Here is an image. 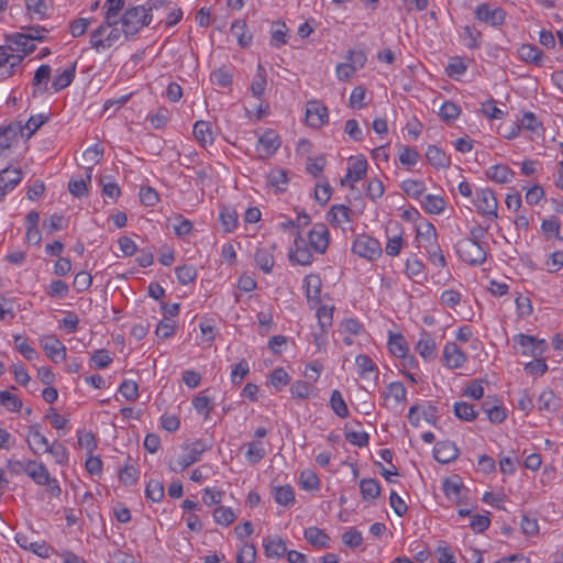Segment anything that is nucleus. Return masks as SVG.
<instances>
[{"instance_id": "obj_36", "label": "nucleus", "mask_w": 563, "mask_h": 563, "mask_svg": "<svg viewBox=\"0 0 563 563\" xmlns=\"http://www.w3.org/2000/svg\"><path fill=\"white\" fill-rule=\"evenodd\" d=\"M421 206L428 213L440 214L444 211L446 205L442 197L435 195H427L421 201Z\"/></svg>"}, {"instance_id": "obj_6", "label": "nucleus", "mask_w": 563, "mask_h": 563, "mask_svg": "<svg viewBox=\"0 0 563 563\" xmlns=\"http://www.w3.org/2000/svg\"><path fill=\"white\" fill-rule=\"evenodd\" d=\"M475 207L479 213L497 218L498 202L495 192L489 188L476 190Z\"/></svg>"}, {"instance_id": "obj_3", "label": "nucleus", "mask_w": 563, "mask_h": 563, "mask_svg": "<svg viewBox=\"0 0 563 563\" xmlns=\"http://www.w3.org/2000/svg\"><path fill=\"white\" fill-rule=\"evenodd\" d=\"M455 249L460 258L468 265L479 266L486 261L487 252L479 242L461 239L456 243Z\"/></svg>"}, {"instance_id": "obj_19", "label": "nucleus", "mask_w": 563, "mask_h": 563, "mask_svg": "<svg viewBox=\"0 0 563 563\" xmlns=\"http://www.w3.org/2000/svg\"><path fill=\"white\" fill-rule=\"evenodd\" d=\"M25 474L37 485H45L51 475L47 467L36 460H27Z\"/></svg>"}, {"instance_id": "obj_51", "label": "nucleus", "mask_w": 563, "mask_h": 563, "mask_svg": "<svg viewBox=\"0 0 563 563\" xmlns=\"http://www.w3.org/2000/svg\"><path fill=\"white\" fill-rule=\"evenodd\" d=\"M220 220L225 232H232L238 225V213L232 208H223L220 212Z\"/></svg>"}, {"instance_id": "obj_56", "label": "nucleus", "mask_w": 563, "mask_h": 563, "mask_svg": "<svg viewBox=\"0 0 563 563\" xmlns=\"http://www.w3.org/2000/svg\"><path fill=\"white\" fill-rule=\"evenodd\" d=\"M461 113V109L452 101H445L439 111V115L446 122L454 121Z\"/></svg>"}, {"instance_id": "obj_8", "label": "nucleus", "mask_w": 563, "mask_h": 563, "mask_svg": "<svg viewBox=\"0 0 563 563\" xmlns=\"http://www.w3.org/2000/svg\"><path fill=\"white\" fill-rule=\"evenodd\" d=\"M309 246L317 253L323 254L329 245V230L324 223H316L308 233Z\"/></svg>"}, {"instance_id": "obj_20", "label": "nucleus", "mask_w": 563, "mask_h": 563, "mask_svg": "<svg viewBox=\"0 0 563 563\" xmlns=\"http://www.w3.org/2000/svg\"><path fill=\"white\" fill-rule=\"evenodd\" d=\"M26 442L30 450L35 455H38L41 451H44L46 445L49 444L46 437L41 433L38 424H32L29 427Z\"/></svg>"}, {"instance_id": "obj_9", "label": "nucleus", "mask_w": 563, "mask_h": 563, "mask_svg": "<svg viewBox=\"0 0 563 563\" xmlns=\"http://www.w3.org/2000/svg\"><path fill=\"white\" fill-rule=\"evenodd\" d=\"M328 119L329 112L324 104L317 100L307 103L306 121L310 126L319 129L328 122Z\"/></svg>"}, {"instance_id": "obj_41", "label": "nucleus", "mask_w": 563, "mask_h": 563, "mask_svg": "<svg viewBox=\"0 0 563 563\" xmlns=\"http://www.w3.org/2000/svg\"><path fill=\"white\" fill-rule=\"evenodd\" d=\"M194 135L203 146L211 144L213 141L210 123L206 121H197L195 123Z\"/></svg>"}, {"instance_id": "obj_21", "label": "nucleus", "mask_w": 563, "mask_h": 563, "mask_svg": "<svg viewBox=\"0 0 563 563\" xmlns=\"http://www.w3.org/2000/svg\"><path fill=\"white\" fill-rule=\"evenodd\" d=\"M351 209L345 205H333L327 213V219L333 227H341L345 222H351Z\"/></svg>"}, {"instance_id": "obj_32", "label": "nucleus", "mask_w": 563, "mask_h": 563, "mask_svg": "<svg viewBox=\"0 0 563 563\" xmlns=\"http://www.w3.org/2000/svg\"><path fill=\"white\" fill-rule=\"evenodd\" d=\"M416 351L427 361L433 360L437 356V345L434 340L426 334L423 335L416 345Z\"/></svg>"}, {"instance_id": "obj_24", "label": "nucleus", "mask_w": 563, "mask_h": 563, "mask_svg": "<svg viewBox=\"0 0 563 563\" xmlns=\"http://www.w3.org/2000/svg\"><path fill=\"white\" fill-rule=\"evenodd\" d=\"M486 176L498 184H507L514 178L515 173L507 165L498 164L490 166L486 170Z\"/></svg>"}, {"instance_id": "obj_54", "label": "nucleus", "mask_w": 563, "mask_h": 563, "mask_svg": "<svg viewBox=\"0 0 563 563\" xmlns=\"http://www.w3.org/2000/svg\"><path fill=\"white\" fill-rule=\"evenodd\" d=\"M213 518L218 525L227 527L234 521L235 515L230 507L219 506L213 511Z\"/></svg>"}, {"instance_id": "obj_61", "label": "nucleus", "mask_w": 563, "mask_h": 563, "mask_svg": "<svg viewBox=\"0 0 563 563\" xmlns=\"http://www.w3.org/2000/svg\"><path fill=\"white\" fill-rule=\"evenodd\" d=\"M300 485L306 490H313L319 488L320 481L314 472L306 470L300 474Z\"/></svg>"}, {"instance_id": "obj_47", "label": "nucleus", "mask_w": 563, "mask_h": 563, "mask_svg": "<svg viewBox=\"0 0 563 563\" xmlns=\"http://www.w3.org/2000/svg\"><path fill=\"white\" fill-rule=\"evenodd\" d=\"M389 351L397 357H406L408 347L401 334H390L388 341Z\"/></svg>"}, {"instance_id": "obj_42", "label": "nucleus", "mask_w": 563, "mask_h": 563, "mask_svg": "<svg viewBox=\"0 0 563 563\" xmlns=\"http://www.w3.org/2000/svg\"><path fill=\"white\" fill-rule=\"evenodd\" d=\"M385 399H394L396 405L406 400V388L400 382H393L387 386V389L383 393Z\"/></svg>"}, {"instance_id": "obj_49", "label": "nucleus", "mask_w": 563, "mask_h": 563, "mask_svg": "<svg viewBox=\"0 0 563 563\" xmlns=\"http://www.w3.org/2000/svg\"><path fill=\"white\" fill-rule=\"evenodd\" d=\"M401 189L406 195L418 199L426 191V185L421 180L406 179L401 183Z\"/></svg>"}, {"instance_id": "obj_52", "label": "nucleus", "mask_w": 563, "mask_h": 563, "mask_svg": "<svg viewBox=\"0 0 563 563\" xmlns=\"http://www.w3.org/2000/svg\"><path fill=\"white\" fill-rule=\"evenodd\" d=\"M0 405L5 407L11 412H18L22 408V401L10 391H0Z\"/></svg>"}, {"instance_id": "obj_39", "label": "nucleus", "mask_w": 563, "mask_h": 563, "mask_svg": "<svg viewBox=\"0 0 563 563\" xmlns=\"http://www.w3.org/2000/svg\"><path fill=\"white\" fill-rule=\"evenodd\" d=\"M273 496L275 501L282 506H289L295 503V493L290 485L274 487Z\"/></svg>"}, {"instance_id": "obj_18", "label": "nucleus", "mask_w": 563, "mask_h": 563, "mask_svg": "<svg viewBox=\"0 0 563 563\" xmlns=\"http://www.w3.org/2000/svg\"><path fill=\"white\" fill-rule=\"evenodd\" d=\"M40 342L46 354L53 361L57 362V356H60L62 360L66 358V347L55 335H45Z\"/></svg>"}, {"instance_id": "obj_16", "label": "nucleus", "mask_w": 563, "mask_h": 563, "mask_svg": "<svg viewBox=\"0 0 563 563\" xmlns=\"http://www.w3.org/2000/svg\"><path fill=\"white\" fill-rule=\"evenodd\" d=\"M264 552L267 558H284L287 553L285 541L278 536H269L263 539Z\"/></svg>"}, {"instance_id": "obj_15", "label": "nucleus", "mask_w": 563, "mask_h": 563, "mask_svg": "<svg viewBox=\"0 0 563 563\" xmlns=\"http://www.w3.org/2000/svg\"><path fill=\"white\" fill-rule=\"evenodd\" d=\"M15 541L21 548L32 551L40 558L46 559L52 553V548L45 542H33L23 533H16Z\"/></svg>"}, {"instance_id": "obj_59", "label": "nucleus", "mask_w": 563, "mask_h": 563, "mask_svg": "<svg viewBox=\"0 0 563 563\" xmlns=\"http://www.w3.org/2000/svg\"><path fill=\"white\" fill-rule=\"evenodd\" d=\"M289 375L283 367L275 368L271 374V384L280 390L289 384Z\"/></svg>"}, {"instance_id": "obj_22", "label": "nucleus", "mask_w": 563, "mask_h": 563, "mask_svg": "<svg viewBox=\"0 0 563 563\" xmlns=\"http://www.w3.org/2000/svg\"><path fill=\"white\" fill-rule=\"evenodd\" d=\"M305 539L313 547L318 549H324L329 547V536L318 527H309L303 531Z\"/></svg>"}, {"instance_id": "obj_62", "label": "nucleus", "mask_w": 563, "mask_h": 563, "mask_svg": "<svg viewBox=\"0 0 563 563\" xmlns=\"http://www.w3.org/2000/svg\"><path fill=\"white\" fill-rule=\"evenodd\" d=\"M482 407L488 420L493 423H500L507 417L506 409L501 406L487 407L486 404H484Z\"/></svg>"}, {"instance_id": "obj_26", "label": "nucleus", "mask_w": 563, "mask_h": 563, "mask_svg": "<svg viewBox=\"0 0 563 563\" xmlns=\"http://www.w3.org/2000/svg\"><path fill=\"white\" fill-rule=\"evenodd\" d=\"M355 365L360 377L363 379L367 378L369 374H374L375 378L378 377V368L368 355H357L355 358Z\"/></svg>"}, {"instance_id": "obj_11", "label": "nucleus", "mask_w": 563, "mask_h": 563, "mask_svg": "<svg viewBox=\"0 0 563 563\" xmlns=\"http://www.w3.org/2000/svg\"><path fill=\"white\" fill-rule=\"evenodd\" d=\"M295 250H290L289 260L291 262H296L299 265H310L312 262V252L311 247L306 245L303 238L300 232H297L295 241H294Z\"/></svg>"}, {"instance_id": "obj_28", "label": "nucleus", "mask_w": 563, "mask_h": 563, "mask_svg": "<svg viewBox=\"0 0 563 563\" xmlns=\"http://www.w3.org/2000/svg\"><path fill=\"white\" fill-rule=\"evenodd\" d=\"M367 166V161L363 156L351 157L349 159L347 173L353 177V183H357L365 178Z\"/></svg>"}, {"instance_id": "obj_37", "label": "nucleus", "mask_w": 563, "mask_h": 563, "mask_svg": "<svg viewBox=\"0 0 563 563\" xmlns=\"http://www.w3.org/2000/svg\"><path fill=\"white\" fill-rule=\"evenodd\" d=\"M561 406V399L552 390H544L538 398L539 410L555 411Z\"/></svg>"}, {"instance_id": "obj_17", "label": "nucleus", "mask_w": 563, "mask_h": 563, "mask_svg": "<svg viewBox=\"0 0 563 563\" xmlns=\"http://www.w3.org/2000/svg\"><path fill=\"white\" fill-rule=\"evenodd\" d=\"M443 358L446 366L450 368H460L466 361L465 354L454 342H449L445 344L443 350Z\"/></svg>"}, {"instance_id": "obj_50", "label": "nucleus", "mask_w": 563, "mask_h": 563, "mask_svg": "<svg viewBox=\"0 0 563 563\" xmlns=\"http://www.w3.org/2000/svg\"><path fill=\"white\" fill-rule=\"evenodd\" d=\"M333 311V306H321L317 310V318L319 325L321 328V332L325 333L328 329L332 325Z\"/></svg>"}, {"instance_id": "obj_2", "label": "nucleus", "mask_w": 563, "mask_h": 563, "mask_svg": "<svg viewBox=\"0 0 563 563\" xmlns=\"http://www.w3.org/2000/svg\"><path fill=\"white\" fill-rule=\"evenodd\" d=\"M209 445L205 440H196L194 442H186L183 444L181 449L184 450V454H181L176 462L169 463V468L172 472H183L188 468L190 465L200 461L201 454L209 450Z\"/></svg>"}, {"instance_id": "obj_31", "label": "nucleus", "mask_w": 563, "mask_h": 563, "mask_svg": "<svg viewBox=\"0 0 563 563\" xmlns=\"http://www.w3.org/2000/svg\"><path fill=\"white\" fill-rule=\"evenodd\" d=\"M306 287V296L309 301H320V292H321V279L318 275H307L303 279Z\"/></svg>"}, {"instance_id": "obj_58", "label": "nucleus", "mask_w": 563, "mask_h": 563, "mask_svg": "<svg viewBox=\"0 0 563 563\" xmlns=\"http://www.w3.org/2000/svg\"><path fill=\"white\" fill-rule=\"evenodd\" d=\"M423 249L427 251L432 264L440 267L446 266L445 257L438 243H433L432 245H423Z\"/></svg>"}, {"instance_id": "obj_33", "label": "nucleus", "mask_w": 563, "mask_h": 563, "mask_svg": "<svg viewBox=\"0 0 563 563\" xmlns=\"http://www.w3.org/2000/svg\"><path fill=\"white\" fill-rule=\"evenodd\" d=\"M75 74H76V63H74L71 66L66 68L63 73H60L59 75H57L54 78V80L52 82V89L54 90V92H58V91L67 88L68 86H70V84L73 82V80L75 78Z\"/></svg>"}, {"instance_id": "obj_34", "label": "nucleus", "mask_w": 563, "mask_h": 563, "mask_svg": "<svg viewBox=\"0 0 563 563\" xmlns=\"http://www.w3.org/2000/svg\"><path fill=\"white\" fill-rule=\"evenodd\" d=\"M360 488L364 500L376 499L380 495V485L375 478L361 479Z\"/></svg>"}, {"instance_id": "obj_38", "label": "nucleus", "mask_w": 563, "mask_h": 563, "mask_svg": "<svg viewBox=\"0 0 563 563\" xmlns=\"http://www.w3.org/2000/svg\"><path fill=\"white\" fill-rule=\"evenodd\" d=\"M52 68L49 65H41L34 74L33 85L38 88L41 93H44L48 90V81L51 78Z\"/></svg>"}, {"instance_id": "obj_29", "label": "nucleus", "mask_w": 563, "mask_h": 563, "mask_svg": "<svg viewBox=\"0 0 563 563\" xmlns=\"http://www.w3.org/2000/svg\"><path fill=\"white\" fill-rule=\"evenodd\" d=\"M258 145L266 155L274 154L280 146L277 133L273 130L265 131L258 139Z\"/></svg>"}, {"instance_id": "obj_5", "label": "nucleus", "mask_w": 563, "mask_h": 563, "mask_svg": "<svg viewBox=\"0 0 563 563\" xmlns=\"http://www.w3.org/2000/svg\"><path fill=\"white\" fill-rule=\"evenodd\" d=\"M518 351L526 356L539 357L548 349V343L543 339H538L528 334H517L514 338Z\"/></svg>"}, {"instance_id": "obj_4", "label": "nucleus", "mask_w": 563, "mask_h": 563, "mask_svg": "<svg viewBox=\"0 0 563 563\" xmlns=\"http://www.w3.org/2000/svg\"><path fill=\"white\" fill-rule=\"evenodd\" d=\"M352 251L354 254L369 261L378 258L383 252L379 241L367 234H362L355 239Z\"/></svg>"}, {"instance_id": "obj_35", "label": "nucleus", "mask_w": 563, "mask_h": 563, "mask_svg": "<svg viewBox=\"0 0 563 563\" xmlns=\"http://www.w3.org/2000/svg\"><path fill=\"white\" fill-rule=\"evenodd\" d=\"M210 80L219 87L227 88L232 84L233 73L229 67L222 66L210 74Z\"/></svg>"}, {"instance_id": "obj_7", "label": "nucleus", "mask_w": 563, "mask_h": 563, "mask_svg": "<svg viewBox=\"0 0 563 563\" xmlns=\"http://www.w3.org/2000/svg\"><path fill=\"white\" fill-rule=\"evenodd\" d=\"M506 13L501 8L492 7L487 3L479 4L475 9V18L492 26L501 25L505 21Z\"/></svg>"}, {"instance_id": "obj_25", "label": "nucleus", "mask_w": 563, "mask_h": 563, "mask_svg": "<svg viewBox=\"0 0 563 563\" xmlns=\"http://www.w3.org/2000/svg\"><path fill=\"white\" fill-rule=\"evenodd\" d=\"M417 240L423 245H432L437 242V230L429 221L421 222L417 228Z\"/></svg>"}, {"instance_id": "obj_30", "label": "nucleus", "mask_w": 563, "mask_h": 563, "mask_svg": "<svg viewBox=\"0 0 563 563\" xmlns=\"http://www.w3.org/2000/svg\"><path fill=\"white\" fill-rule=\"evenodd\" d=\"M542 51L536 45L522 44L518 48V56L521 60L534 65H540L542 58Z\"/></svg>"}, {"instance_id": "obj_10", "label": "nucleus", "mask_w": 563, "mask_h": 563, "mask_svg": "<svg viewBox=\"0 0 563 563\" xmlns=\"http://www.w3.org/2000/svg\"><path fill=\"white\" fill-rule=\"evenodd\" d=\"M24 136L23 126L19 121H12L5 126L0 128V155L18 142V136Z\"/></svg>"}, {"instance_id": "obj_40", "label": "nucleus", "mask_w": 563, "mask_h": 563, "mask_svg": "<svg viewBox=\"0 0 563 563\" xmlns=\"http://www.w3.org/2000/svg\"><path fill=\"white\" fill-rule=\"evenodd\" d=\"M255 263L264 273H271L274 267V256L268 249H257L254 255Z\"/></svg>"}, {"instance_id": "obj_23", "label": "nucleus", "mask_w": 563, "mask_h": 563, "mask_svg": "<svg viewBox=\"0 0 563 563\" xmlns=\"http://www.w3.org/2000/svg\"><path fill=\"white\" fill-rule=\"evenodd\" d=\"M426 157L428 162L435 168H446L451 165L450 156H448L443 150L435 145L428 146Z\"/></svg>"}, {"instance_id": "obj_60", "label": "nucleus", "mask_w": 563, "mask_h": 563, "mask_svg": "<svg viewBox=\"0 0 563 563\" xmlns=\"http://www.w3.org/2000/svg\"><path fill=\"white\" fill-rule=\"evenodd\" d=\"M119 393L126 400L133 401L139 397V386L133 380L124 379L119 386Z\"/></svg>"}, {"instance_id": "obj_57", "label": "nucleus", "mask_w": 563, "mask_h": 563, "mask_svg": "<svg viewBox=\"0 0 563 563\" xmlns=\"http://www.w3.org/2000/svg\"><path fill=\"white\" fill-rule=\"evenodd\" d=\"M175 273H176L177 279L183 285H187V284L194 282L197 277V271L191 265L178 266V267H176Z\"/></svg>"}, {"instance_id": "obj_13", "label": "nucleus", "mask_w": 563, "mask_h": 563, "mask_svg": "<svg viewBox=\"0 0 563 563\" xmlns=\"http://www.w3.org/2000/svg\"><path fill=\"white\" fill-rule=\"evenodd\" d=\"M44 38V35H25V33H14L7 35V42L15 45V49L22 51L25 55H29L35 51L33 41L43 42Z\"/></svg>"}, {"instance_id": "obj_53", "label": "nucleus", "mask_w": 563, "mask_h": 563, "mask_svg": "<svg viewBox=\"0 0 563 563\" xmlns=\"http://www.w3.org/2000/svg\"><path fill=\"white\" fill-rule=\"evenodd\" d=\"M145 496L154 503H158L164 497V485L159 481H150L145 488Z\"/></svg>"}, {"instance_id": "obj_55", "label": "nucleus", "mask_w": 563, "mask_h": 563, "mask_svg": "<svg viewBox=\"0 0 563 563\" xmlns=\"http://www.w3.org/2000/svg\"><path fill=\"white\" fill-rule=\"evenodd\" d=\"M49 120L48 115L36 114L30 117L26 123L23 126V131L27 130L25 136L30 139L43 124H45Z\"/></svg>"}, {"instance_id": "obj_45", "label": "nucleus", "mask_w": 563, "mask_h": 563, "mask_svg": "<svg viewBox=\"0 0 563 563\" xmlns=\"http://www.w3.org/2000/svg\"><path fill=\"white\" fill-rule=\"evenodd\" d=\"M268 184L278 191H285L288 184L287 172L282 168H274L267 176Z\"/></svg>"}, {"instance_id": "obj_14", "label": "nucleus", "mask_w": 563, "mask_h": 563, "mask_svg": "<svg viewBox=\"0 0 563 563\" xmlns=\"http://www.w3.org/2000/svg\"><path fill=\"white\" fill-rule=\"evenodd\" d=\"M443 492L445 496L456 503L460 504L462 501L463 490L465 489L462 479L457 475H453L443 481L442 484Z\"/></svg>"}, {"instance_id": "obj_48", "label": "nucleus", "mask_w": 563, "mask_h": 563, "mask_svg": "<svg viewBox=\"0 0 563 563\" xmlns=\"http://www.w3.org/2000/svg\"><path fill=\"white\" fill-rule=\"evenodd\" d=\"M44 452L53 455L57 464L63 465L68 462V451L66 446L58 441H54L52 444L46 445Z\"/></svg>"}, {"instance_id": "obj_64", "label": "nucleus", "mask_w": 563, "mask_h": 563, "mask_svg": "<svg viewBox=\"0 0 563 563\" xmlns=\"http://www.w3.org/2000/svg\"><path fill=\"white\" fill-rule=\"evenodd\" d=\"M525 371L530 375L542 376L548 371V364L544 358L539 356L527 363Z\"/></svg>"}, {"instance_id": "obj_44", "label": "nucleus", "mask_w": 563, "mask_h": 563, "mask_svg": "<svg viewBox=\"0 0 563 563\" xmlns=\"http://www.w3.org/2000/svg\"><path fill=\"white\" fill-rule=\"evenodd\" d=\"M454 415L464 421H473L478 416V412L474 409L473 405L464 401H457L453 406Z\"/></svg>"}, {"instance_id": "obj_46", "label": "nucleus", "mask_w": 563, "mask_h": 563, "mask_svg": "<svg viewBox=\"0 0 563 563\" xmlns=\"http://www.w3.org/2000/svg\"><path fill=\"white\" fill-rule=\"evenodd\" d=\"M330 406L334 413L340 418L349 417V408L342 397V394L338 389H334L331 394Z\"/></svg>"}, {"instance_id": "obj_1", "label": "nucleus", "mask_w": 563, "mask_h": 563, "mask_svg": "<svg viewBox=\"0 0 563 563\" xmlns=\"http://www.w3.org/2000/svg\"><path fill=\"white\" fill-rule=\"evenodd\" d=\"M153 15L150 14L145 7H132L123 13L120 21L122 23V32L126 40L137 34L144 26L150 25Z\"/></svg>"}, {"instance_id": "obj_12", "label": "nucleus", "mask_w": 563, "mask_h": 563, "mask_svg": "<svg viewBox=\"0 0 563 563\" xmlns=\"http://www.w3.org/2000/svg\"><path fill=\"white\" fill-rule=\"evenodd\" d=\"M460 451L452 441H438L433 448V456L441 464H448L459 457Z\"/></svg>"}, {"instance_id": "obj_63", "label": "nucleus", "mask_w": 563, "mask_h": 563, "mask_svg": "<svg viewBox=\"0 0 563 563\" xmlns=\"http://www.w3.org/2000/svg\"><path fill=\"white\" fill-rule=\"evenodd\" d=\"M256 559V549L252 543H245L236 555V563H254Z\"/></svg>"}, {"instance_id": "obj_27", "label": "nucleus", "mask_w": 563, "mask_h": 563, "mask_svg": "<svg viewBox=\"0 0 563 563\" xmlns=\"http://www.w3.org/2000/svg\"><path fill=\"white\" fill-rule=\"evenodd\" d=\"M246 22L243 20H235L231 24V33L236 37L241 47H249L252 43V34L247 32Z\"/></svg>"}, {"instance_id": "obj_43", "label": "nucleus", "mask_w": 563, "mask_h": 563, "mask_svg": "<svg viewBox=\"0 0 563 563\" xmlns=\"http://www.w3.org/2000/svg\"><path fill=\"white\" fill-rule=\"evenodd\" d=\"M266 88V70L263 65H257V73L255 78L252 81L251 90L254 97L261 98Z\"/></svg>"}]
</instances>
